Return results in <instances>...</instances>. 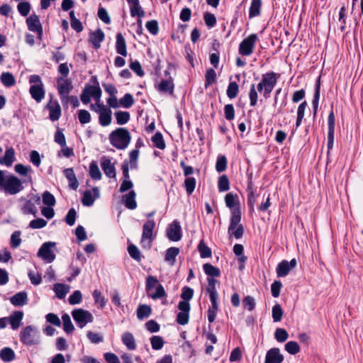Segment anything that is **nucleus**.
<instances>
[{"label":"nucleus","mask_w":363,"mask_h":363,"mask_svg":"<svg viewBox=\"0 0 363 363\" xmlns=\"http://www.w3.org/2000/svg\"><path fill=\"white\" fill-rule=\"evenodd\" d=\"M237 195L232 193L227 194L225 196V205L230 210V225L228 232L236 239H240L244 233V228L240 224L241 221V210L240 203L235 199Z\"/></svg>","instance_id":"obj_1"},{"label":"nucleus","mask_w":363,"mask_h":363,"mask_svg":"<svg viewBox=\"0 0 363 363\" xmlns=\"http://www.w3.org/2000/svg\"><path fill=\"white\" fill-rule=\"evenodd\" d=\"M208 286L206 291L209 294L211 306L208 309V320L210 323L215 321L218 311V294L216 287L218 281L214 278H207Z\"/></svg>","instance_id":"obj_2"},{"label":"nucleus","mask_w":363,"mask_h":363,"mask_svg":"<svg viewBox=\"0 0 363 363\" xmlns=\"http://www.w3.org/2000/svg\"><path fill=\"white\" fill-rule=\"evenodd\" d=\"M110 143L118 150H125L131 141V135L125 128H118L108 136Z\"/></svg>","instance_id":"obj_3"},{"label":"nucleus","mask_w":363,"mask_h":363,"mask_svg":"<svg viewBox=\"0 0 363 363\" xmlns=\"http://www.w3.org/2000/svg\"><path fill=\"white\" fill-rule=\"evenodd\" d=\"M21 342L27 346L38 345L40 335L38 330L33 325H28L20 333Z\"/></svg>","instance_id":"obj_4"},{"label":"nucleus","mask_w":363,"mask_h":363,"mask_svg":"<svg viewBox=\"0 0 363 363\" xmlns=\"http://www.w3.org/2000/svg\"><path fill=\"white\" fill-rule=\"evenodd\" d=\"M26 182V179L21 180L14 175H9L6 177V181L3 186L6 193L11 195H15L24 189L23 183Z\"/></svg>","instance_id":"obj_5"},{"label":"nucleus","mask_w":363,"mask_h":363,"mask_svg":"<svg viewBox=\"0 0 363 363\" xmlns=\"http://www.w3.org/2000/svg\"><path fill=\"white\" fill-rule=\"evenodd\" d=\"M155 228V222L149 219L143 226V233L140 240L141 246L145 249H150L153 241L152 234Z\"/></svg>","instance_id":"obj_6"},{"label":"nucleus","mask_w":363,"mask_h":363,"mask_svg":"<svg viewBox=\"0 0 363 363\" xmlns=\"http://www.w3.org/2000/svg\"><path fill=\"white\" fill-rule=\"evenodd\" d=\"M72 315L79 328H83L87 323L94 321L93 315L89 311L82 308L74 309L72 311Z\"/></svg>","instance_id":"obj_7"},{"label":"nucleus","mask_w":363,"mask_h":363,"mask_svg":"<svg viewBox=\"0 0 363 363\" xmlns=\"http://www.w3.org/2000/svg\"><path fill=\"white\" fill-rule=\"evenodd\" d=\"M258 40V36L255 33L250 34L244 38L239 45V53L243 56H250L254 52L256 42Z\"/></svg>","instance_id":"obj_8"},{"label":"nucleus","mask_w":363,"mask_h":363,"mask_svg":"<svg viewBox=\"0 0 363 363\" xmlns=\"http://www.w3.org/2000/svg\"><path fill=\"white\" fill-rule=\"evenodd\" d=\"M98 109L95 108L94 104H91L90 108L96 113H99V123L102 126H107L111 123V110L101 103L97 104Z\"/></svg>","instance_id":"obj_9"},{"label":"nucleus","mask_w":363,"mask_h":363,"mask_svg":"<svg viewBox=\"0 0 363 363\" xmlns=\"http://www.w3.org/2000/svg\"><path fill=\"white\" fill-rule=\"evenodd\" d=\"M266 86L262 81L257 85V89L255 84H252L249 92L250 104L251 106H255L257 104L258 94L257 91L262 93L265 99L270 97L271 93H265Z\"/></svg>","instance_id":"obj_10"},{"label":"nucleus","mask_w":363,"mask_h":363,"mask_svg":"<svg viewBox=\"0 0 363 363\" xmlns=\"http://www.w3.org/2000/svg\"><path fill=\"white\" fill-rule=\"evenodd\" d=\"M55 245V242H44L38 250V256L42 258L46 262L51 263L55 259V255L52 251V247Z\"/></svg>","instance_id":"obj_11"},{"label":"nucleus","mask_w":363,"mask_h":363,"mask_svg":"<svg viewBox=\"0 0 363 363\" xmlns=\"http://www.w3.org/2000/svg\"><path fill=\"white\" fill-rule=\"evenodd\" d=\"M57 88L60 97V100L61 101H65L73 89L72 82L68 79L58 77L57 79Z\"/></svg>","instance_id":"obj_12"},{"label":"nucleus","mask_w":363,"mask_h":363,"mask_svg":"<svg viewBox=\"0 0 363 363\" xmlns=\"http://www.w3.org/2000/svg\"><path fill=\"white\" fill-rule=\"evenodd\" d=\"M167 236L169 240L173 242H177L182 239V227L177 220H174L169 225L167 229Z\"/></svg>","instance_id":"obj_13"},{"label":"nucleus","mask_w":363,"mask_h":363,"mask_svg":"<svg viewBox=\"0 0 363 363\" xmlns=\"http://www.w3.org/2000/svg\"><path fill=\"white\" fill-rule=\"evenodd\" d=\"M297 262L296 259H291L290 262L287 260H282L280 262L276 269L277 275L278 277H286L290 271L296 267Z\"/></svg>","instance_id":"obj_14"},{"label":"nucleus","mask_w":363,"mask_h":363,"mask_svg":"<svg viewBox=\"0 0 363 363\" xmlns=\"http://www.w3.org/2000/svg\"><path fill=\"white\" fill-rule=\"evenodd\" d=\"M279 76V74L274 72H269L262 75V82L266 86L265 93H272Z\"/></svg>","instance_id":"obj_15"},{"label":"nucleus","mask_w":363,"mask_h":363,"mask_svg":"<svg viewBox=\"0 0 363 363\" xmlns=\"http://www.w3.org/2000/svg\"><path fill=\"white\" fill-rule=\"evenodd\" d=\"M284 359L280 350L278 347H273L267 352L264 363H281Z\"/></svg>","instance_id":"obj_16"},{"label":"nucleus","mask_w":363,"mask_h":363,"mask_svg":"<svg viewBox=\"0 0 363 363\" xmlns=\"http://www.w3.org/2000/svg\"><path fill=\"white\" fill-rule=\"evenodd\" d=\"M40 203V198L39 196H33L31 199L27 200L23 206L22 207V211L24 214H33L35 216L37 213V208L35 205H38Z\"/></svg>","instance_id":"obj_17"},{"label":"nucleus","mask_w":363,"mask_h":363,"mask_svg":"<svg viewBox=\"0 0 363 363\" xmlns=\"http://www.w3.org/2000/svg\"><path fill=\"white\" fill-rule=\"evenodd\" d=\"M92 191L94 192V196L90 190H86L84 192L82 199V203L84 206H91L94 204L95 199L99 198L100 194L98 187H94Z\"/></svg>","instance_id":"obj_18"},{"label":"nucleus","mask_w":363,"mask_h":363,"mask_svg":"<svg viewBox=\"0 0 363 363\" xmlns=\"http://www.w3.org/2000/svg\"><path fill=\"white\" fill-rule=\"evenodd\" d=\"M101 167L104 174L108 178H115L116 176L114 164L111 163L109 158L103 157L101 161Z\"/></svg>","instance_id":"obj_19"},{"label":"nucleus","mask_w":363,"mask_h":363,"mask_svg":"<svg viewBox=\"0 0 363 363\" xmlns=\"http://www.w3.org/2000/svg\"><path fill=\"white\" fill-rule=\"evenodd\" d=\"M156 89L163 94L172 95L174 90V84L172 77L167 79H162L159 84L155 86Z\"/></svg>","instance_id":"obj_20"},{"label":"nucleus","mask_w":363,"mask_h":363,"mask_svg":"<svg viewBox=\"0 0 363 363\" xmlns=\"http://www.w3.org/2000/svg\"><path fill=\"white\" fill-rule=\"evenodd\" d=\"M104 33L101 29L98 28L90 33L89 41L95 49H99L101 47V43L104 40Z\"/></svg>","instance_id":"obj_21"},{"label":"nucleus","mask_w":363,"mask_h":363,"mask_svg":"<svg viewBox=\"0 0 363 363\" xmlns=\"http://www.w3.org/2000/svg\"><path fill=\"white\" fill-rule=\"evenodd\" d=\"M23 312L21 311H13L9 317H8V321L11 325V328L13 330H17L21 325L22 320L23 318Z\"/></svg>","instance_id":"obj_22"},{"label":"nucleus","mask_w":363,"mask_h":363,"mask_svg":"<svg viewBox=\"0 0 363 363\" xmlns=\"http://www.w3.org/2000/svg\"><path fill=\"white\" fill-rule=\"evenodd\" d=\"M129 6L130 15L132 17L138 16L142 18L145 16V11L140 5L139 0H126Z\"/></svg>","instance_id":"obj_23"},{"label":"nucleus","mask_w":363,"mask_h":363,"mask_svg":"<svg viewBox=\"0 0 363 363\" xmlns=\"http://www.w3.org/2000/svg\"><path fill=\"white\" fill-rule=\"evenodd\" d=\"M29 92L32 98L37 102H40L45 97V89L43 84L31 85Z\"/></svg>","instance_id":"obj_24"},{"label":"nucleus","mask_w":363,"mask_h":363,"mask_svg":"<svg viewBox=\"0 0 363 363\" xmlns=\"http://www.w3.org/2000/svg\"><path fill=\"white\" fill-rule=\"evenodd\" d=\"M116 52L123 57L127 56V49L125 40L121 33H118L116 36Z\"/></svg>","instance_id":"obj_25"},{"label":"nucleus","mask_w":363,"mask_h":363,"mask_svg":"<svg viewBox=\"0 0 363 363\" xmlns=\"http://www.w3.org/2000/svg\"><path fill=\"white\" fill-rule=\"evenodd\" d=\"M320 77H319L315 82L314 95L312 100L313 105V118H315L317 115L318 104L320 99Z\"/></svg>","instance_id":"obj_26"},{"label":"nucleus","mask_w":363,"mask_h":363,"mask_svg":"<svg viewBox=\"0 0 363 363\" xmlns=\"http://www.w3.org/2000/svg\"><path fill=\"white\" fill-rule=\"evenodd\" d=\"M28 28L31 32H35L43 28L40 18L35 13L30 15L26 19Z\"/></svg>","instance_id":"obj_27"},{"label":"nucleus","mask_w":363,"mask_h":363,"mask_svg":"<svg viewBox=\"0 0 363 363\" xmlns=\"http://www.w3.org/2000/svg\"><path fill=\"white\" fill-rule=\"evenodd\" d=\"M10 301L14 306H23L28 302V294L26 291L18 292L10 298Z\"/></svg>","instance_id":"obj_28"},{"label":"nucleus","mask_w":363,"mask_h":363,"mask_svg":"<svg viewBox=\"0 0 363 363\" xmlns=\"http://www.w3.org/2000/svg\"><path fill=\"white\" fill-rule=\"evenodd\" d=\"M15 160V151L13 147H8L5 151L4 157H0V164L11 167Z\"/></svg>","instance_id":"obj_29"},{"label":"nucleus","mask_w":363,"mask_h":363,"mask_svg":"<svg viewBox=\"0 0 363 363\" xmlns=\"http://www.w3.org/2000/svg\"><path fill=\"white\" fill-rule=\"evenodd\" d=\"M135 196L136 194L133 190L129 191L128 194L123 196V199H124V204L127 208L133 210L137 208Z\"/></svg>","instance_id":"obj_30"},{"label":"nucleus","mask_w":363,"mask_h":363,"mask_svg":"<svg viewBox=\"0 0 363 363\" xmlns=\"http://www.w3.org/2000/svg\"><path fill=\"white\" fill-rule=\"evenodd\" d=\"M136 313L138 319L142 320L150 316L152 308L149 305L140 304L137 308Z\"/></svg>","instance_id":"obj_31"},{"label":"nucleus","mask_w":363,"mask_h":363,"mask_svg":"<svg viewBox=\"0 0 363 363\" xmlns=\"http://www.w3.org/2000/svg\"><path fill=\"white\" fill-rule=\"evenodd\" d=\"M47 108L49 110V118L52 121H57L61 116V107L60 104L56 102L55 106H53L48 104L47 105Z\"/></svg>","instance_id":"obj_32"},{"label":"nucleus","mask_w":363,"mask_h":363,"mask_svg":"<svg viewBox=\"0 0 363 363\" xmlns=\"http://www.w3.org/2000/svg\"><path fill=\"white\" fill-rule=\"evenodd\" d=\"M0 358L4 362H11L15 359L16 354L11 347H4L0 350Z\"/></svg>","instance_id":"obj_33"},{"label":"nucleus","mask_w":363,"mask_h":363,"mask_svg":"<svg viewBox=\"0 0 363 363\" xmlns=\"http://www.w3.org/2000/svg\"><path fill=\"white\" fill-rule=\"evenodd\" d=\"M262 7V0H252L250 9H249V18H252L254 17L260 15Z\"/></svg>","instance_id":"obj_34"},{"label":"nucleus","mask_w":363,"mask_h":363,"mask_svg":"<svg viewBox=\"0 0 363 363\" xmlns=\"http://www.w3.org/2000/svg\"><path fill=\"white\" fill-rule=\"evenodd\" d=\"M122 342L130 350H133L136 347L135 338L132 333L125 332L122 336Z\"/></svg>","instance_id":"obj_35"},{"label":"nucleus","mask_w":363,"mask_h":363,"mask_svg":"<svg viewBox=\"0 0 363 363\" xmlns=\"http://www.w3.org/2000/svg\"><path fill=\"white\" fill-rule=\"evenodd\" d=\"M14 170L21 176L26 177L31 182L32 177L28 175V173H32L33 170L30 166H25L23 164H16L14 167Z\"/></svg>","instance_id":"obj_36"},{"label":"nucleus","mask_w":363,"mask_h":363,"mask_svg":"<svg viewBox=\"0 0 363 363\" xmlns=\"http://www.w3.org/2000/svg\"><path fill=\"white\" fill-rule=\"evenodd\" d=\"M179 253V249L176 247H171L166 251L164 256V260L171 264H174L176 260L177 256Z\"/></svg>","instance_id":"obj_37"},{"label":"nucleus","mask_w":363,"mask_h":363,"mask_svg":"<svg viewBox=\"0 0 363 363\" xmlns=\"http://www.w3.org/2000/svg\"><path fill=\"white\" fill-rule=\"evenodd\" d=\"M203 269L206 275L211 277V278L220 276V270L219 268L214 267L210 263L204 264L203 265Z\"/></svg>","instance_id":"obj_38"},{"label":"nucleus","mask_w":363,"mask_h":363,"mask_svg":"<svg viewBox=\"0 0 363 363\" xmlns=\"http://www.w3.org/2000/svg\"><path fill=\"white\" fill-rule=\"evenodd\" d=\"M0 80L6 87H11L16 83L13 75L10 72H3L0 77Z\"/></svg>","instance_id":"obj_39"},{"label":"nucleus","mask_w":363,"mask_h":363,"mask_svg":"<svg viewBox=\"0 0 363 363\" xmlns=\"http://www.w3.org/2000/svg\"><path fill=\"white\" fill-rule=\"evenodd\" d=\"M115 117L118 125H124L130 121V115L128 111H118L115 113Z\"/></svg>","instance_id":"obj_40"},{"label":"nucleus","mask_w":363,"mask_h":363,"mask_svg":"<svg viewBox=\"0 0 363 363\" xmlns=\"http://www.w3.org/2000/svg\"><path fill=\"white\" fill-rule=\"evenodd\" d=\"M228 160L225 155H219L217 157L216 162V169L218 172L221 173L227 169Z\"/></svg>","instance_id":"obj_41"},{"label":"nucleus","mask_w":363,"mask_h":363,"mask_svg":"<svg viewBox=\"0 0 363 363\" xmlns=\"http://www.w3.org/2000/svg\"><path fill=\"white\" fill-rule=\"evenodd\" d=\"M239 92V86L235 82H230L226 90V94L230 99H235Z\"/></svg>","instance_id":"obj_42"},{"label":"nucleus","mask_w":363,"mask_h":363,"mask_svg":"<svg viewBox=\"0 0 363 363\" xmlns=\"http://www.w3.org/2000/svg\"><path fill=\"white\" fill-rule=\"evenodd\" d=\"M62 320L63 322V329L65 332L67 334L72 333L74 330V327L71 321L69 315L67 313L63 314Z\"/></svg>","instance_id":"obj_43"},{"label":"nucleus","mask_w":363,"mask_h":363,"mask_svg":"<svg viewBox=\"0 0 363 363\" xmlns=\"http://www.w3.org/2000/svg\"><path fill=\"white\" fill-rule=\"evenodd\" d=\"M134 99L131 94L127 93L119 100V105L125 108H129L134 104Z\"/></svg>","instance_id":"obj_44"},{"label":"nucleus","mask_w":363,"mask_h":363,"mask_svg":"<svg viewBox=\"0 0 363 363\" xmlns=\"http://www.w3.org/2000/svg\"><path fill=\"white\" fill-rule=\"evenodd\" d=\"M152 142L154 145L160 150H164L166 147L162 134L159 131L152 136Z\"/></svg>","instance_id":"obj_45"},{"label":"nucleus","mask_w":363,"mask_h":363,"mask_svg":"<svg viewBox=\"0 0 363 363\" xmlns=\"http://www.w3.org/2000/svg\"><path fill=\"white\" fill-rule=\"evenodd\" d=\"M198 250L201 258L210 257L212 255L211 250L208 247L203 240H201L198 245Z\"/></svg>","instance_id":"obj_46"},{"label":"nucleus","mask_w":363,"mask_h":363,"mask_svg":"<svg viewBox=\"0 0 363 363\" xmlns=\"http://www.w3.org/2000/svg\"><path fill=\"white\" fill-rule=\"evenodd\" d=\"M128 252L130 256L137 262H140L143 257L138 247L133 244H131L128 247Z\"/></svg>","instance_id":"obj_47"},{"label":"nucleus","mask_w":363,"mask_h":363,"mask_svg":"<svg viewBox=\"0 0 363 363\" xmlns=\"http://www.w3.org/2000/svg\"><path fill=\"white\" fill-rule=\"evenodd\" d=\"M54 291L57 298H64L68 293V287L63 284H55L54 286Z\"/></svg>","instance_id":"obj_48"},{"label":"nucleus","mask_w":363,"mask_h":363,"mask_svg":"<svg viewBox=\"0 0 363 363\" xmlns=\"http://www.w3.org/2000/svg\"><path fill=\"white\" fill-rule=\"evenodd\" d=\"M218 188L220 192L226 191L230 189V182L225 174L220 176L218 179Z\"/></svg>","instance_id":"obj_49"},{"label":"nucleus","mask_w":363,"mask_h":363,"mask_svg":"<svg viewBox=\"0 0 363 363\" xmlns=\"http://www.w3.org/2000/svg\"><path fill=\"white\" fill-rule=\"evenodd\" d=\"M89 174L90 177L94 180H99L101 178V173L97 164L95 162H91L89 165Z\"/></svg>","instance_id":"obj_50"},{"label":"nucleus","mask_w":363,"mask_h":363,"mask_svg":"<svg viewBox=\"0 0 363 363\" xmlns=\"http://www.w3.org/2000/svg\"><path fill=\"white\" fill-rule=\"evenodd\" d=\"M272 315L274 322H279L281 320L284 311L279 304H275L272 307Z\"/></svg>","instance_id":"obj_51"},{"label":"nucleus","mask_w":363,"mask_h":363,"mask_svg":"<svg viewBox=\"0 0 363 363\" xmlns=\"http://www.w3.org/2000/svg\"><path fill=\"white\" fill-rule=\"evenodd\" d=\"M216 81V73L214 69L209 68L205 74V86L207 87Z\"/></svg>","instance_id":"obj_52"},{"label":"nucleus","mask_w":363,"mask_h":363,"mask_svg":"<svg viewBox=\"0 0 363 363\" xmlns=\"http://www.w3.org/2000/svg\"><path fill=\"white\" fill-rule=\"evenodd\" d=\"M43 203L47 206H54L56 203L55 196L48 191H45L42 195Z\"/></svg>","instance_id":"obj_53"},{"label":"nucleus","mask_w":363,"mask_h":363,"mask_svg":"<svg viewBox=\"0 0 363 363\" xmlns=\"http://www.w3.org/2000/svg\"><path fill=\"white\" fill-rule=\"evenodd\" d=\"M196 179L194 177H186L184 180V187L188 195H191L196 187Z\"/></svg>","instance_id":"obj_54"},{"label":"nucleus","mask_w":363,"mask_h":363,"mask_svg":"<svg viewBox=\"0 0 363 363\" xmlns=\"http://www.w3.org/2000/svg\"><path fill=\"white\" fill-rule=\"evenodd\" d=\"M285 350L290 354H296L300 352V347L298 342L295 341H289L285 344Z\"/></svg>","instance_id":"obj_55"},{"label":"nucleus","mask_w":363,"mask_h":363,"mask_svg":"<svg viewBox=\"0 0 363 363\" xmlns=\"http://www.w3.org/2000/svg\"><path fill=\"white\" fill-rule=\"evenodd\" d=\"M21 235V233L19 230L14 231L11 234L10 244L13 249L18 248L20 246L22 242Z\"/></svg>","instance_id":"obj_56"},{"label":"nucleus","mask_w":363,"mask_h":363,"mask_svg":"<svg viewBox=\"0 0 363 363\" xmlns=\"http://www.w3.org/2000/svg\"><path fill=\"white\" fill-rule=\"evenodd\" d=\"M151 345L153 350H161L164 344L163 338L161 336L154 335L150 338Z\"/></svg>","instance_id":"obj_57"},{"label":"nucleus","mask_w":363,"mask_h":363,"mask_svg":"<svg viewBox=\"0 0 363 363\" xmlns=\"http://www.w3.org/2000/svg\"><path fill=\"white\" fill-rule=\"evenodd\" d=\"M92 296L95 303L99 304L100 308H103L106 306V301L102 296L101 291L96 289L93 291Z\"/></svg>","instance_id":"obj_58"},{"label":"nucleus","mask_w":363,"mask_h":363,"mask_svg":"<svg viewBox=\"0 0 363 363\" xmlns=\"http://www.w3.org/2000/svg\"><path fill=\"white\" fill-rule=\"evenodd\" d=\"M31 6L28 1L20 2L17 6V9L22 16H27L30 11Z\"/></svg>","instance_id":"obj_59"},{"label":"nucleus","mask_w":363,"mask_h":363,"mask_svg":"<svg viewBox=\"0 0 363 363\" xmlns=\"http://www.w3.org/2000/svg\"><path fill=\"white\" fill-rule=\"evenodd\" d=\"M274 337L278 342H284L288 339L289 334L285 329L279 328L275 330Z\"/></svg>","instance_id":"obj_60"},{"label":"nucleus","mask_w":363,"mask_h":363,"mask_svg":"<svg viewBox=\"0 0 363 363\" xmlns=\"http://www.w3.org/2000/svg\"><path fill=\"white\" fill-rule=\"evenodd\" d=\"M78 118L82 124L88 123L91 119L89 112L84 109H81L78 111Z\"/></svg>","instance_id":"obj_61"},{"label":"nucleus","mask_w":363,"mask_h":363,"mask_svg":"<svg viewBox=\"0 0 363 363\" xmlns=\"http://www.w3.org/2000/svg\"><path fill=\"white\" fill-rule=\"evenodd\" d=\"M149 296L154 300L160 299L163 297L167 296V294L165 292V290L162 284H158V285L156 287V291L152 294H149Z\"/></svg>","instance_id":"obj_62"},{"label":"nucleus","mask_w":363,"mask_h":363,"mask_svg":"<svg viewBox=\"0 0 363 363\" xmlns=\"http://www.w3.org/2000/svg\"><path fill=\"white\" fill-rule=\"evenodd\" d=\"M76 218H77V212H76L75 209L72 208L68 211V212L65 218V220L67 225L72 226L75 223Z\"/></svg>","instance_id":"obj_63"},{"label":"nucleus","mask_w":363,"mask_h":363,"mask_svg":"<svg viewBox=\"0 0 363 363\" xmlns=\"http://www.w3.org/2000/svg\"><path fill=\"white\" fill-rule=\"evenodd\" d=\"M82 295L80 291H74L69 297V303L71 305H76L82 301Z\"/></svg>","instance_id":"obj_64"}]
</instances>
